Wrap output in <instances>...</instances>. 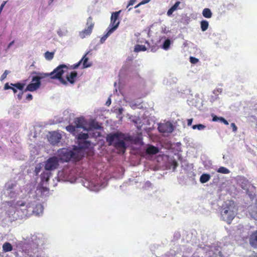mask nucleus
I'll list each match as a JSON object with an SVG mask.
<instances>
[{
  "label": "nucleus",
  "instance_id": "1",
  "mask_svg": "<svg viewBox=\"0 0 257 257\" xmlns=\"http://www.w3.org/2000/svg\"><path fill=\"white\" fill-rule=\"evenodd\" d=\"M88 138L87 134H80L78 135V146H74L72 151L65 148L58 150L56 155L59 161L67 162L80 160L84 155V150L91 147V142L87 140Z\"/></svg>",
  "mask_w": 257,
  "mask_h": 257
},
{
  "label": "nucleus",
  "instance_id": "2",
  "mask_svg": "<svg viewBox=\"0 0 257 257\" xmlns=\"http://www.w3.org/2000/svg\"><path fill=\"white\" fill-rule=\"evenodd\" d=\"M106 140L109 146H113L119 153L123 154L127 147V142L132 141L133 138L120 132H114L107 135Z\"/></svg>",
  "mask_w": 257,
  "mask_h": 257
},
{
  "label": "nucleus",
  "instance_id": "3",
  "mask_svg": "<svg viewBox=\"0 0 257 257\" xmlns=\"http://www.w3.org/2000/svg\"><path fill=\"white\" fill-rule=\"evenodd\" d=\"M100 128V126L98 122L94 120H91L89 122L88 127H87L86 124V122L83 117L76 118L74 119L73 125H69L66 127V130L73 135L76 136L77 138H78V135L83 134L82 132L80 133H79L81 130L89 132L93 129L99 130ZM86 134H88L87 133ZM88 135L89 136V135ZM88 138H89V137ZM88 139H87V140Z\"/></svg>",
  "mask_w": 257,
  "mask_h": 257
},
{
  "label": "nucleus",
  "instance_id": "4",
  "mask_svg": "<svg viewBox=\"0 0 257 257\" xmlns=\"http://www.w3.org/2000/svg\"><path fill=\"white\" fill-rule=\"evenodd\" d=\"M220 211L221 220L230 224L237 214V208L234 202L231 200L225 201L222 205Z\"/></svg>",
  "mask_w": 257,
  "mask_h": 257
},
{
  "label": "nucleus",
  "instance_id": "5",
  "mask_svg": "<svg viewBox=\"0 0 257 257\" xmlns=\"http://www.w3.org/2000/svg\"><path fill=\"white\" fill-rule=\"evenodd\" d=\"M9 204L10 207L7 211V213L10 217L12 218L13 220L23 219L32 212L31 208H30V210L28 211L23 209H22L23 211H20L18 210L16 202H9Z\"/></svg>",
  "mask_w": 257,
  "mask_h": 257
},
{
  "label": "nucleus",
  "instance_id": "6",
  "mask_svg": "<svg viewBox=\"0 0 257 257\" xmlns=\"http://www.w3.org/2000/svg\"><path fill=\"white\" fill-rule=\"evenodd\" d=\"M67 70L68 67L66 65L61 64L54 69L51 73H43L42 75L45 77L50 76L53 79H57L62 84L66 85L68 83L62 77V76Z\"/></svg>",
  "mask_w": 257,
  "mask_h": 257
},
{
  "label": "nucleus",
  "instance_id": "7",
  "mask_svg": "<svg viewBox=\"0 0 257 257\" xmlns=\"http://www.w3.org/2000/svg\"><path fill=\"white\" fill-rule=\"evenodd\" d=\"M33 74H36L32 77V83H30L27 86L24 91H34L39 88L41 85L40 80L45 78L43 77L42 74L43 73L40 72L34 71L32 72Z\"/></svg>",
  "mask_w": 257,
  "mask_h": 257
},
{
  "label": "nucleus",
  "instance_id": "8",
  "mask_svg": "<svg viewBox=\"0 0 257 257\" xmlns=\"http://www.w3.org/2000/svg\"><path fill=\"white\" fill-rule=\"evenodd\" d=\"M6 193L11 198H14L22 192L19 185L15 181H10L5 185Z\"/></svg>",
  "mask_w": 257,
  "mask_h": 257
},
{
  "label": "nucleus",
  "instance_id": "9",
  "mask_svg": "<svg viewBox=\"0 0 257 257\" xmlns=\"http://www.w3.org/2000/svg\"><path fill=\"white\" fill-rule=\"evenodd\" d=\"M16 205H17L18 210L20 211H23V209L28 211L30 210V208H31L32 212L28 214L27 216L32 215L33 213L34 212V206L35 204L33 203L31 200H28V199L26 201L19 200L16 202Z\"/></svg>",
  "mask_w": 257,
  "mask_h": 257
},
{
  "label": "nucleus",
  "instance_id": "10",
  "mask_svg": "<svg viewBox=\"0 0 257 257\" xmlns=\"http://www.w3.org/2000/svg\"><path fill=\"white\" fill-rule=\"evenodd\" d=\"M59 166V160L56 156L49 158L45 162V169L47 171L56 169Z\"/></svg>",
  "mask_w": 257,
  "mask_h": 257
},
{
  "label": "nucleus",
  "instance_id": "11",
  "mask_svg": "<svg viewBox=\"0 0 257 257\" xmlns=\"http://www.w3.org/2000/svg\"><path fill=\"white\" fill-rule=\"evenodd\" d=\"M159 131L163 134H170L173 132L174 130V126L169 121L165 122L163 123H160L158 124Z\"/></svg>",
  "mask_w": 257,
  "mask_h": 257
},
{
  "label": "nucleus",
  "instance_id": "12",
  "mask_svg": "<svg viewBox=\"0 0 257 257\" xmlns=\"http://www.w3.org/2000/svg\"><path fill=\"white\" fill-rule=\"evenodd\" d=\"M204 250L208 253V257H223L219 247L207 246L204 247Z\"/></svg>",
  "mask_w": 257,
  "mask_h": 257
},
{
  "label": "nucleus",
  "instance_id": "13",
  "mask_svg": "<svg viewBox=\"0 0 257 257\" xmlns=\"http://www.w3.org/2000/svg\"><path fill=\"white\" fill-rule=\"evenodd\" d=\"M120 13V11L112 13L110 24L107 29H113L114 31L117 28L119 24V21H118L117 20Z\"/></svg>",
  "mask_w": 257,
  "mask_h": 257
},
{
  "label": "nucleus",
  "instance_id": "14",
  "mask_svg": "<svg viewBox=\"0 0 257 257\" xmlns=\"http://www.w3.org/2000/svg\"><path fill=\"white\" fill-rule=\"evenodd\" d=\"M61 139V135L56 132H53L50 134V136L48 138V141L49 142L55 145L60 142Z\"/></svg>",
  "mask_w": 257,
  "mask_h": 257
},
{
  "label": "nucleus",
  "instance_id": "15",
  "mask_svg": "<svg viewBox=\"0 0 257 257\" xmlns=\"http://www.w3.org/2000/svg\"><path fill=\"white\" fill-rule=\"evenodd\" d=\"M145 150L146 154L148 155H154L159 152V148L152 145H147Z\"/></svg>",
  "mask_w": 257,
  "mask_h": 257
},
{
  "label": "nucleus",
  "instance_id": "16",
  "mask_svg": "<svg viewBox=\"0 0 257 257\" xmlns=\"http://www.w3.org/2000/svg\"><path fill=\"white\" fill-rule=\"evenodd\" d=\"M237 182L243 189L248 190L249 183L246 178L242 176L239 177L237 179Z\"/></svg>",
  "mask_w": 257,
  "mask_h": 257
},
{
  "label": "nucleus",
  "instance_id": "17",
  "mask_svg": "<svg viewBox=\"0 0 257 257\" xmlns=\"http://www.w3.org/2000/svg\"><path fill=\"white\" fill-rule=\"evenodd\" d=\"M249 242L252 247L257 248V230L250 235Z\"/></svg>",
  "mask_w": 257,
  "mask_h": 257
},
{
  "label": "nucleus",
  "instance_id": "18",
  "mask_svg": "<svg viewBox=\"0 0 257 257\" xmlns=\"http://www.w3.org/2000/svg\"><path fill=\"white\" fill-rule=\"evenodd\" d=\"M84 186L89 189L90 190L94 191V192H97L100 189V186L95 185L93 182H89L88 181H86L84 183Z\"/></svg>",
  "mask_w": 257,
  "mask_h": 257
},
{
  "label": "nucleus",
  "instance_id": "19",
  "mask_svg": "<svg viewBox=\"0 0 257 257\" xmlns=\"http://www.w3.org/2000/svg\"><path fill=\"white\" fill-rule=\"evenodd\" d=\"M248 211L251 217L257 220V201L254 205L248 207Z\"/></svg>",
  "mask_w": 257,
  "mask_h": 257
},
{
  "label": "nucleus",
  "instance_id": "20",
  "mask_svg": "<svg viewBox=\"0 0 257 257\" xmlns=\"http://www.w3.org/2000/svg\"><path fill=\"white\" fill-rule=\"evenodd\" d=\"M77 76V73L76 71H72L66 76V79L71 84H74L75 79Z\"/></svg>",
  "mask_w": 257,
  "mask_h": 257
},
{
  "label": "nucleus",
  "instance_id": "21",
  "mask_svg": "<svg viewBox=\"0 0 257 257\" xmlns=\"http://www.w3.org/2000/svg\"><path fill=\"white\" fill-rule=\"evenodd\" d=\"M180 2H176L175 4L168 10L167 13V15L168 16H170L171 15H172V14L174 11H176L177 9H180V8H179V6L180 5Z\"/></svg>",
  "mask_w": 257,
  "mask_h": 257
},
{
  "label": "nucleus",
  "instance_id": "22",
  "mask_svg": "<svg viewBox=\"0 0 257 257\" xmlns=\"http://www.w3.org/2000/svg\"><path fill=\"white\" fill-rule=\"evenodd\" d=\"M92 29L87 27V29H84L79 33V36L81 38L83 39L85 37L89 36L92 32Z\"/></svg>",
  "mask_w": 257,
  "mask_h": 257
},
{
  "label": "nucleus",
  "instance_id": "23",
  "mask_svg": "<svg viewBox=\"0 0 257 257\" xmlns=\"http://www.w3.org/2000/svg\"><path fill=\"white\" fill-rule=\"evenodd\" d=\"M43 206L41 204L36 205L35 208L34 207V212L33 214H35L36 215H40L43 211Z\"/></svg>",
  "mask_w": 257,
  "mask_h": 257
},
{
  "label": "nucleus",
  "instance_id": "24",
  "mask_svg": "<svg viewBox=\"0 0 257 257\" xmlns=\"http://www.w3.org/2000/svg\"><path fill=\"white\" fill-rule=\"evenodd\" d=\"M211 178V176L207 173H203L200 177V182L201 183H205L207 182Z\"/></svg>",
  "mask_w": 257,
  "mask_h": 257
},
{
  "label": "nucleus",
  "instance_id": "25",
  "mask_svg": "<svg viewBox=\"0 0 257 257\" xmlns=\"http://www.w3.org/2000/svg\"><path fill=\"white\" fill-rule=\"evenodd\" d=\"M3 250L5 252L11 251L13 250V246L8 242H5L2 246Z\"/></svg>",
  "mask_w": 257,
  "mask_h": 257
},
{
  "label": "nucleus",
  "instance_id": "26",
  "mask_svg": "<svg viewBox=\"0 0 257 257\" xmlns=\"http://www.w3.org/2000/svg\"><path fill=\"white\" fill-rule=\"evenodd\" d=\"M114 32L113 29H107V33L101 38L100 42L101 44H103L106 39Z\"/></svg>",
  "mask_w": 257,
  "mask_h": 257
},
{
  "label": "nucleus",
  "instance_id": "27",
  "mask_svg": "<svg viewBox=\"0 0 257 257\" xmlns=\"http://www.w3.org/2000/svg\"><path fill=\"white\" fill-rule=\"evenodd\" d=\"M88 54L87 53L80 60L81 61V63L83 62V67L84 68L89 67L91 66V63H88V58L86 57V55Z\"/></svg>",
  "mask_w": 257,
  "mask_h": 257
},
{
  "label": "nucleus",
  "instance_id": "28",
  "mask_svg": "<svg viewBox=\"0 0 257 257\" xmlns=\"http://www.w3.org/2000/svg\"><path fill=\"white\" fill-rule=\"evenodd\" d=\"M168 166L170 169H173V171H174L178 167V164L175 160L171 159L168 162Z\"/></svg>",
  "mask_w": 257,
  "mask_h": 257
},
{
  "label": "nucleus",
  "instance_id": "29",
  "mask_svg": "<svg viewBox=\"0 0 257 257\" xmlns=\"http://www.w3.org/2000/svg\"><path fill=\"white\" fill-rule=\"evenodd\" d=\"M68 32V31L67 29L65 28H59L57 31V33L58 35L60 37L66 36L67 35Z\"/></svg>",
  "mask_w": 257,
  "mask_h": 257
},
{
  "label": "nucleus",
  "instance_id": "30",
  "mask_svg": "<svg viewBox=\"0 0 257 257\" xmlns=\"http://www.w3.org/2000/svg\"><path fill=\"white\" fill-rule=\"evenodd\" d=\"M202 15L206 18H210L212 16V13L209 9L205 8L203 10Z\"/></svg>",
  "mask_w": 257,
  "mask_h": 257
},
{
  "label": "nucleus",
  "instance_id": "31",
  "mask_svg": "<svg viewBox=\"0 0 257 257\" xmlns=\"http://www.w3.org/2000/svg\"><path fill=\"white\" fill-rule=\"evenodd\" d=\"M128 102L129 103L130 106L133 109H135L137 107L140 108L139 106L141 104V102L139 100H137V101L133 100V101H129Z\"/></svg>",
  "mask_w": 257,
  "mask_h": 257
},
{
  "label": "nucleus",
  "instance_id": "32",
  "mask_svg": "<svg viewBox=\"0 0 257 257\" xmlns=\"http://www.w3.org/2000/svg\"><path fill=\"white\" fill-rule=\"evenodd\" d=\"M200 25L201 30L204 32L208 29L209 26V23L206 20H202L200 22Z\"/></svg>",
  "mask_w": 257,
  "mask_h": 257
},
{
  "label": "nucleus",
  "instance_id": "33",
  "mask_svg": "<svg viewBox=\"0 0 257 257\" xmlns=\"http://www.w3.org/2000/svg\"><path fill=\"white\" fill-rule=\"evenodd\" d=\"M11 85L16 87L17 89H19L20 91H23V89L24 88L25 84L18 82L15 84L11 83Z\"/></svg>",
  "mask_w": 257,
  "mask_h": 257
},
{
  "label": "nucleus",
  "instance_id": "34",
  "mask_svg": "<svg viewBox=\"0 0 257 257\" xmlns=\"http://www.w3.org/2000/svg\"><path fill=\"white\" fill-rule=\"evenodd\" d=\"M147 50L146 47L144 45H137L135 46L134 51L135 52H139L140 51H145Z\"/></svg>",
  "mask_w": 257,
  "mask_h": 257
},
{
  "label": "nucleus",
  "instance_id": "35",
  "mask_svg": "<svg viewBox=\"0 0 257 257\" xmlns=\"http://www.w3.org/2000/svg\"><path fill=\"white\" fill-rule=\"evenodd\" d=\"M133 60V57L128 56L126 59V64L123 66L121 70L123 69H124L125 70H128L129 66H130V62L132 61Z\"/></svg>",
  "mask_w": 257,
  "mask_h": 257
},
{
  "label": "nucleus",
  "instance_id": "36",
  "mask_svg": "<svg viewBox=\"0 0 257 257\" xmlns=\"http://www.w3.org/2000/svg\"><path fill=\"white\" fill-rule=\"evenodd\" d=\"M51 173L50 172H44L41 174V179L43 181H48L50 179Z\"/></svg>",
  "mask_w": 257,
  "mask_h": 257
},
{
  "label": "nucleus",
  "instance_id": "37",
  "mask_svg": "<svg viewBox=\"0 0 257 257\" xmlns=\"http://www.w3.org/2000/svg\"><path fill=\"white\" fill-rule=\"evenodd\" d=\"M54 55V52H50L49 51L46 52L44 54L45 59L49 61L51 60L53 58Z\"/></svg>",
  "mask_w": 257,
  "mask_h": 257
},
{
  "label": "nucleus",
  "instance_id": "38",
  "mask_svg": "<svg viewBox=\"0 0 257 257\" xmlns=\"http://www.w3.org/2000/svg\"><path fill=\"white\" fill-rule=\"evenodd\" d=\"M217 171L218 173L225 174H228L230 172L229 170L228 169L224 167H220L218 169Z\"/></svg>",
  "mask_w": 257,
  "mask_h": 257
},
{
  "label": "nucleus",
  "instance_id": "39",
  "mask_svg": "<svg viewBox=\"0 0 257 257\" xmlns=\"http://www.w3.org/2000/svg\"><path fill=\"white\" fill-rule=\"evenodd\" d=\"M205 128H206V126L202 124H198L193 125L192 126V128L193 130L197 129L198 130H199V131L203 130L205 129Z\"/></svg>",
  "mask_w": 257,
  "mask_h": 257
},
{
  "label": "nucleus",
  "instance_id": "40",
  "mask_svg": "<svg viewBox=\"0 0 257 257\" xmlns=\"http://www.w3.org/2000/svg\"><path fill=\"white\" fill-rule=\"evenodd\" d=\"M170 43H171V41L169 39H166L164 43H163V48L165 50H167L169 49V47H170Z\"/></svg>",
  "mask_w": 257,
  "mask_h": 257
},
{
  "label": "nucleus",
  "instance_id": "41",
  "mask_svg": "<svg viewBox=\"0 0 257 257\" xmlns=\"http://www.w3.org/2000/svg\"><path fill=\"white\" fill-rule=\"evenodd\" d=\"M86 25L88 26V27L91 29H92L94 26V23L92 22V19L91 17H89L87 20Z\"/></svg>",
  "mask_w": 257,
  "mask_h": 257
},
{
  "label": "nucleus",
  "instance_id": "42",
  "mask_svg": "<svg viewBox=\"0 0 257 257\" xmlns=\"http://www.w3.org/2000/svg\"><path fill=\"white\" fill-rule=\"evenodd\" d=\"M137 2V0H130L126 6V8L128 9V11H130L132 8H128L130 6L134 5Z\"/></svg>",
  "mask_w": 257,
  "mask_h": 257
},
{
  "label": "nucleus",
  "instance_id": "43",
  "mask_svg": "<svg viewBox=\"0 0 257 257\" xmlns=\"http://www.w3.org/2000/svg\"><path fill=\"white\" fill-rule=\"evenodd\" d=\"M123 111V109L122 108H119L118 110H116V113L117 115L118 118H121V116L120 115L122 113V112Z\"/></svg>",
  "mask_w": 257,
  "mask_h": 257
},
{
  "label": "nucleus",
  "instance_id": "44",
  "mask_svg": "<svg viewBox=\"0 0 257 257\" xmlns=\"http://www.w3.org/2000/svg\"><path fill=\"white\" fill-rule=\"evenodd\" d=\"M10 73L9 70H5L4 73L2 75L1 77V80L2 81L4 79H5L7 76V75Z\"/></svg>",
  "mask_w": 257,
  "mask_h": 257
},
{
  "label": "nucleus",
  "instance_id": "45",
  "mask_svg": "<svg viewBox=\"0 0 257 257\" xmlns=\"http://www.w3.org/2000/svg\"><path fill=\"white\" fill-rule=\"evenodd\" d=\"M198 59L193 57H190V61L192 64H196L197 62H198Z\"/></svg>",
  "mask_w": 257,
  "mask_h": 257
},
{
  "label": "nucleus",
  "instance_id": "46",
  "mask_svg": "<svg viewBox=\"0 0 257 257\" xmlns=\"http://www.w3.org/2000/svg\"><path fill=\"white\" fill-rule=\"evenodd\" d=\"M24 92V91H20L19 93L17 94V98L19 100L22 99Z\"/></svg>",
  "mask_w": 257,
  "mask_h": 257
},
{
  "label": "nucleus",
  "instance_id": "47",
  "mask_svg": "<svg viewBox=\"0 0 257 257\" xmlns=\"http://www.w3.org/2000/svg\"><path fill=\"white\" fill-rule=\"evenodd\" d=\"M222 92L221 88H217L213 91V93L215 95H218Z\"/></svg>",
  "mask_w": 257,
  "mask_h": 257
},
{
  "label": "nucleus",
  "instance_id": "48",
  "mask_svg": "<svg viewBox=\"0 0 257 257\" xmlns=\"http://www.w3.org/2000/svg\"><path fill=\"white\" fill-rule=\"evenodd\" d=\"M230 126L232 129L233 132H235L237 131V127L234 123H231Z\"/></svg>",
  "mask_w": 257,
  "mask_h": 257
},
{
  "label": "nucleus",
  "instance_id": "49",
  "mask_svg": "<svg viewBox=\"0 0 257 257\" xmlns=\"http://www.w3.org/2000/svg\"><path fill=\"white\" fill-rule=\"evenodd\" d=\"M220 121H221V122L224 123L226 125H228V121L225 118H224L222 117H221L220 118Z\"/></svg>",
  "mask_w": 257,
  "mask_h": 257
},
{
  "label": "nucleus",
  "instance_id": "50",
  "mask_svg": "<svg viewBox=\"0 0 257 257\" xmlns=\"http://www.w3.org/2000/svg\"><path fill=\"white\" fill-rule=\"evenodd\" d=\"M81 63V61H79L77 63L73 65V69H77L80 66Z\"/></svg>",
  "mask_w": 257,
  "mask_h": 257
},
{
  "label": "nucleus",
  "instance_id": "51",
  "mask_svg": "<svg viewBox=\"0 0 257 257\" xmlns=\"http://www.w3.org/2000/svg\"><path fill=\"white\" fill-rule=\"evenodd\" d=\"M221 117H218L216 115H214L213 116V118H212V120L213 121H217L218 120H219L220 121V118H221Z\"/></svg>",
  "mask_w": 257,
  "mask_h": 257
},
{
  "label": "nucleus",
  "instance_id": "52",
  "mask_svg": "<svg viewBox=\"0 0 257 257\" xmlns=\"http://www.w3.org/2000/svg\"><path fill=\"white\" fill-rule=\"evenodd\" d=\"M12 87H11V86L9 85L8 83H7L5 85L4 89L5 90H7V89H11Z\"/></svg>",
  "mask_w": 257,
  "mask_h": 257
},
{
  "label": "nucleus",
  "instance_id": "53",
  "mask_svg": "<svg viewBox=\"0 0 257 257\" xmlns=\"http://www.w3.org/2000/svg\"><path fill=\"white\" fill-rule=\"evenodd\" d=\"M111 98H110V96L109 97V98H108L107 100L106 101V103L105 104L107 105V106H109L111 104Z\"/></svg>",
  "mask_w": 257,
  "mask_h": 257
},
{
  "label": "nucleus",
  "instance_id": "54",
  "mask_svg": "<svg viewBox=\"0 0 257 257\" xmlns=\"http://www.w3.org/2000/svg\"><path fill=\"white\" fill-rule=\"evenodd\" d=\"M33 98V96L31 94H28L27 96L26 99L29 100H32Z\"/></svg>",
  "mask_w": 257,
  "mask_h": 257
},
{
  "label": "nucleus",
  "instance_id": "55",
  "mask_svg": "<svg viewBox=\"0 0 257 257\" xmlns=\"http://www.w3.org/2000/svg\"><path fill=\"white\" fill-rule=\"evenodd\" d=\"M151 0H143L140 3L142 5L146 4L150 2Z\"/></svg>",
  "mask_w": 257,
  "mask_h": 257
},
{
  "label": "nucleus",
  "instance_id": "56",
  "mask_svg": "<svg viewBox=\"0 0 257 257\" xmlns=\"http://www.w3.org/2000/svg\"><path fill=\"white\" fill-rule=\"evenodd\" d=\"M193 121V118L188 119L187 120V124L188 125L190 126L192 124Z\"/></svg>",
  "mask_w": 257,
  "mask_h": 257
},
{
  "label": "nucleus",
  "instance_id": "57",
  "mask_svg": "<svg viewBox=\"0 0 257 257\" xmlns=\"http://www.w3.org/2000/svg\"><path fill=\"white\" fill-rule=\"evenodd\" d=\"M14 42L15 41H13L11 43H10V44L8 46L7 49H9L14 44Z\"/></svg>",
  "mask_w": 257,
  "mask_h": 257
},
{
  "label": "nucleus",
  "instance_id": "58",
  "mask_svg": "<svg viewBox=\"0 0 257 257\" xmlns=\"http://www.w3.org/2000/svg\"><path fill=\"white\" fill-rule=\"evenodd\" d=\"M36 175H38L39 172H40V168L38 167H36L35 170Z\"/></svg>",
  "mask_w": 257,
  "mask_h": 257
},
{
  "label": "nucleus",
  "instance_id": "59",
  "mask_svg": "<svg viewBox=\"0 0 257 257\" xmlns=\"http://www.w3.org/2000/svg\"><path fill=\"white\" fill-rule=\"evenodd\" d=\"M11 89L13 90L14 93H16L17 92V89L14 86L12 87Z\"/></svg>",
  "mask_w": 257,
  "mask_h": 257
},
{
  "label": "nucleus",
  "instance_id": "60",
  "mask_svg": "<svg viewBox=\"0 0 257 257\" xmlns=\"http://www.w3.org/2000/svg\"><path fill=\"white\" fill-rule=\"evenodd\" d=\"M64 174H67V171H64V172H62L60 173V174L59 175V176L60 177H61L62 175Z\"/></svg>",
  "mask_w": 257,
  "mask_h": 257
},
{
  "label": "nucleus",
  "instance_id": "61",
  "mask_svg": "<svg viewBox=\"0 0 257 257\" xmlns=\"http://www.w3.org/2000/svg\"><path fill=\"white\" fill-rule=\"evenodd\" d=\"M64 181H70L69 178H68V177L64 178Z\"/></svg>",
  "mask_w": 257,
  "mask_h": 257
},
{
  "label": "nucleus",
  "instance_id": "62",
  "mask_svg": "<svg viewBox=\"0 0 257 257\" xmlns=\"http://www.w3.org/2000/svg\"><path fill=\"white\" fill-rule=\"evenodd\" d=\"M142 5L141 4V3H140L139 4H138L137 5H136L135 7V8H139L140 6H141Z\"/></svg>",
  "mask_w": 257,
  "mask_h": 257
},
{
  "label": "nucleus",
  "instance_id": "63",
  "mask_svg": "<svg viewBox=\"0 0 257 257\" xmlns=\"http://www.w3.org/2000/svg\"><path fill=\"white\" fill-rule=\"evenodd\" d=\"M142 142L141 139L140 138H138V140H137V142L140 143V142Z\"/></svg>",
  "mask_w": 257,
  "mask_h": 257
},
{
  "label": "nucleus",
  "instance_id": "64",
  "mask_svg": "<svg viewBox=\"0 0 257 257\" xmlns=\"http://www.w3.org/2000/svg\"><path fill=\"white\" fill-rule=\"evenodd\" d=\"M249 257H257V254L256 255L251 256H249Z\"/></svg>",
  "mask_w": 257,
  "mask_h": 257
}]
</instances>
